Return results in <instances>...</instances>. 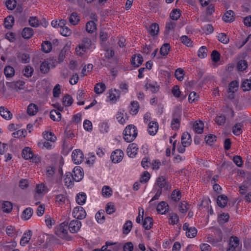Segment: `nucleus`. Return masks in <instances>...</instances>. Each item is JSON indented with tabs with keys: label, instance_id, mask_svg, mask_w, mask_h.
Here are the masks:
<instances>
[{
	"label": "nucleus",
	"instance_id": "30",
	"mask_svg": "<svg viewBox=\"0 0 251 251\" xmlns=\"http://www.w3.org/2000/svg\"><path fill=\"white\" fill-rule=\"evenodd\" d=\"M96 25L93 21H90L86 23V30L90 33H92L96 30Z\"/></svg>",
	"mask_w": 251,
	"mask_h": 251
},
{
	"label": "nucleus",
	"instance_id": "5",
	"mask_svg": "<svg viewBox=\"0 0 251 251\" xmlns=\"http://www.w3.org/2000/svg\"><path fill=\"white\" fill-rule=\"evenodd\" d=\"M82 168L80 167H75L74 168L73 171V174H72V176L75 181L79 182L82 179L83 174L82 172Z\"/></svg>",
	"mask_w": 251,
	"mask_h": 251
},
{
	"label": "nucleus",
	"instance_id": "63",
	"mask_svg": "<svg viewBox=\"0 0 251 251\" xmlns=\"http://www.w3.org/2000/svg\"><path fill=\"white\" fill-rule=\"evenodd\" d=\"M181 119H172L171 123V126L173 130H178L180 126Z\"/></svg>",
	"mask_w": 251,
	"mask_h": 251
},
{
	"label": "nucleus",
	"instance_id": "8",
	"mask_svg": "<svg viewBox=\"0 0 251 251\" xmlns=\"http://www.w3.org/2000/svg\"><path fill=\"white\" fill-rule=\"evenodd\" d=\"M67 48L66 47H64L62 50H61L60 51L59 55H58V59L57 60H56V57H52V58L51 59V61H54V62H53L52 63L53 64H55V63H61V62H62L65 57V54H66V52L67 51ZM54 66H55V64L53 65Z\"/></svg>",
	"mask_w": 251,
	"mask_h": 251
},
{
	"label": "nucleus",
	"instance_id": "38",
	"mask_svg": "<svg viewBox=\"0 0 251 251\" xmlns=\"http://www.w3.org/2000/svg\"><path fill=\"white\" fill-rule=\"evenodd\" d=\"M170 46L168 43L164 44L160 48V53L163 56L167 55L170 51Z\"/></svg>",
	"mask_w": 251,
	"mask_h": 251
},
{
	"label": "nucleus",
	"instance_id": "34",
	"mask_svg": "<svg viewBox=\"0 0 251 251\" xmlns=\"http://www.w3.org/2000/svg\"><path fill=\"white\" fill-rule=\"evenodd\" d=\"M86 200V195L84 193H79L76 197V201L79 205L83 204Z\"/></svg>",
	"mask_w": 251,
	"mask_h": 251
},
{
	"label": "nucleus",
	"instance_id": "37",
	"mask_svg": "<svg viewBox=\"0 0 251 251\" xmlns=\"http://www.w3.org/2000/svg\"><path fill=\"white\" fill-rule=\"evenodd\" d=\"M33 71V68L31 66L27 65L25 67L23 73L25 76L30 77L32 76Z\"/></svg>",
	"mask_w": 251,
	"mask_h": 251
},
{
	"label": "nucleus",
	"instance_id": "54",
	"mask_svg": "<svg viewBox=\"0 0 251 251\" xmlns=\"http://www.w3.org/2000/svg\"><path fill=\"white\" fill-rule=\"evenodd\" d=\"M180 40L181 42L187 47L192 46V41L191 39L187 36L183 35L180 37Z\"/></svg>",
	"mask_w": 251,
	"mask_h": 251
},
{
	"label": "nucleus",
	"instance_id": "57",
	"mask_svg": "<svg viewBox=\"0 0 251 251\" xmlns=\"http://www.w3.org/2000/svg\"><path fill=\"white\" fill-rule=\"evenodd\" d=\"M180 10L179 9H174L170 13V17L173 20H177L180 16Z\"/></svg>",
	"mask_w": 251,
	"mask_h": 251
},
{
	"label": "nucleus",
	"instance_id": "23",
	"mask_svg": "<svg viewBox=\"0 0 251 251\" xmlns=\"http://www.w3.org/2000/svg\"><path fill=\"white\" fill-rule=\"evenodd\" d=\"M193 129L198 134L202 133L203 130V123L201 121L199 122H195L193 125Z\"/></svg>",
	"mask_w": 251,
	"mask_h": 251
},
{
	"label": "nucleus",
	"instance_id": "39",
	"mask_svg": "<svg viewBox=\"0 0 251 251\" xmlns=\"http://www.w3.org/2000/svg\"><path fill=\"white\" fill-rule=\"evenodd\" d=\"M132 227V223L131 221H127L124 225L123 232L124 234H127L131 230Z\"/></svg>",
	"mask_w": 251,
	"mask_h": 251
},
{
	"label": "nucleus",
	"instance_id": "2",
	"mask_svg": "<svg viewBox=\"0 0 251 251\" xmlns=\"http://www.w3.org/2000/svg\"><path fill=\"white\" fill-rule=\"evenodd\" d=\"M157 185L160 188L159 189L164 191H170L171 189V185L168 181L163 176L159 177L157 179Z\"/></svg>",
	"mask_w": 251,
	"mask_h": 251
},
{
	"label": "nucleus",
	"instance_id": "12",
	"mask_svg": "<svg viewBox=\"0 0 251 251\" xmlns=\"http://www.w3.org/2000/svg\"><path fill=\"white\" fill-rule=\"evenodd\" d=\"M169 205L167 203L164 201H161L157 206V211L159 213L164 214L168 210Z\"/></svg>",
	"mask_w": 251,
	"mask_h": 251
},
{
	"label": "nucleus",
	"instance_id": "16",
	"mask_svg": "<svg viewBox=\"0 0 251 251\" xmlns=\"http://www.w3.org/2000/svg\"><path fill=\"white\" fill-rule=\"evenodd\" d=\"M159 31V27L158 25L156 23H153L151 24L148 29V32L151 36L157 35Z\"/></svg>",
	"mask_w": 251,
	"mask_h": 251
},
{
	"label": "nucleus",
	"instance_id": "64",
	"mask_svg": "<svg viewBox=\"0 0 251 251\" xmlns=\"http://www.w3.org/2000/svg\"><path fill=\"white\" fill-rule=\"evenodd\" d=\"M172 199L175 201H179L181 198V193L179 191H176V190L172 192L171 195Z\"/></svg>",
	"mask_w": 251,
	"mask_h": 251
},
{
	"label": "nucleus",
	"instance_id": "49",
	"mask_svg": "<svg viewBox=\"0 0 251 251\" xmlns=\"http://www.w3.org/2000/svg\"><path fill=\"white\" fill-rule=\"evenodd\" d=\"M40 69L42 73H47L50 70L49 63L47 61L43 62L40 65Z\"/></svg>",
	"mask_w": 251,
	"mask_h": 251
},
{
	"label": "nucleus",
	"instance_id": "21",
	"mask_svg": "<svg viewBox=\"0 0 251 251\" xmlns=\"http://www.w3.org/2000/svg\"><path fill=\"white\" fill-rule=\"evenodd\" d=\"M74 179L72 178V174L70 172L66 173L64 178L65 185L67 187L73 186L74 185Z\"/></svg>",
	"mask_w": 251,
	"mask_h": 251
},
{
	"label": "nucleus",
	"instance_id": "32",
	"mask_svg": "<svg viewBox=\"0 0 251 251\" xmlns=\"http://www.w3.org/2000/svg\"><path fill=\"white\" fill-rule=\"evenodd\" d=\"M106 87L103 83H98L94 87V92L97 94L102 93L105 90Z\"/></svg>",
	"mask_w": 251,
	"mask_h": 251
},
{
	"label": "nucleus",
	"instance_id": "56",
	"mask_svg": "<svg viewBox=\"0 0 251 251\" xmlns=\"http://www.w3.org/2000/svg\"><path fill=\"white\" fill-rule=\"evenodd\" d=\"M207 50L205 46H202L198 50V55L201 58H204L206 57L207 54Z\"/></svg>",
	"mask_w": 251,
	"mask_h": 251
},
{
	"label": "nucleus",
	"instance_id": "19",
	"mask_svg": "<svg viewBox=\"0 0 251 251\" xmlns=\"http://www.w3.org/2000/svg\"><path fill=\"white\" fill-rule=\"evenodd\" d=\"M34 33L33 29L31 27H25L22 31V37L26 39L30 38Z\"/></svg>",
	"mask_w": 251,
	"mask_h": 251
},
{
	"label": "nucleus",
	"instance_id": "28",
	"mask_svg": "<svg viewBox=\"0 0 251 251\" xmlns=\"http://www.w3.org/2000/svg\"><path fill=\"white\" fill-rule=\"evenodd\" d=\"M79 21V16L77 13L73 12L70 15L69 17V22L72 25H76Z\"/></svg>",
	"mask_w": 251,
	"mask_h": 251
},
{
	"label": "nucleus",
	"instance_id": "27",
	"mask_svg": "<svg viewBox=\"0 0 251 251\" xmlns=\"http://www.w3.org/2000/svg\"><path fill=\"white\" fill-rule=\"evenodd\" d=\"M129 108L130 113L132 115H136L138 113V109L139 108V105L138 102L135 101L131 102L129 106Z\"/></svg>",
	"mask_w": 251,
	"mask_h": 251
},
{
	"label": "nucleus",
	"instance_id": "31",
	"mask_svg": "<svg viewBox=\"0 0 251 251\" xmlns=\"http://www.w3.org/2000/svg\"><path fill=\"white\" fill-rule=\"evenodd\" d=\"M14 23V18L12 16L7 17L4 21V26L7 29H10Z\"/></svg>",
	"mask_w": 251,
	"mask_h": 251
},
{
	"label": "nucleus",
	"instance_id": "60",
	"mask_svg": "<svg viewBox=\"0 0 251 251\" xmlns=\"http://www.w3.org/2000/svg\"><path fill=\"white\" fill-rule=\"evenodd\" d=\"M169 223L175 225L177 223L179 219L177 215L175 213H172L169 215Z\"/></svg>",
	"mask_w": 251,
	"mask_h": 251
},
{
	"label": "nucleus",
	"instance_id": "50",
	"mask_svg": "<svg viewBox=\"0 0 251 251\" xmlns=\"http://www.w3.org/2000/svg\"><path fill=\"white\" fill-rule=\"evenodd\" d=\"M197 234V229L195 227H190V229L186 232V235L188 238H194Z\"/></svg>",
	"mask_w": 251,
	"mask_h": 251
},
{
	"label": "nucleus",
	"instance_id": "48",
	"mask_svg": "<svg viewBox=\"0 0 251 251\" xmlns=\"http://www.w3.org/2000/svg\"><path fill=\"white\" fill-rule=\"evenodd\" d=\"M112 190L108 186H104L102 189V194L105 197H109L112 195Z\"/></svg>",
	"mask_w": 251,
	"mask_h": 251
},
{
	"label": "nucleus",
	"instance_id": "36",
	"mask_svg": "<svg viewBox=\"0 0 251 251\" xmlns=\"http://www.w3.org/2000/svg\"><path fill=\"white\" fill-rule=\"evenodd\" d=\"M242 123H238L234 125L232 128V132L235 135H239L242 133Z\"/></svg>",
	"mask_w": 251,
	"mask_h": 251
},
{
	"label": "nucleus",
	"instance_id": "41",
	"mask_svg": "<svg viewBox=\"0 0 251 251\" xmlns=\"http://www.w3.org/2000/svg\"><path fill=\"white\" fill-rule=\"evenodd\" d=\"M239 244V240L237 237H231L229 243V247L236 249Z\"/></svg>",
	"mask_w": 251,
	"mask_h": 251
},
{
	"label": "nucleus",
	"instance_id": "40",
	"mask_svg": "<svg viewBox=\"0 0 251 251\" xmlns=\"http://www.w3.org/2000/svg\"><path fill=\"white\" fill-rule=\"evenodd\" d=\"M238 86L239 84L237 81H231L229 84L228 92L232 93H235L238 90Z\"/></svg>",
	"mask_w": 251,
	"mask_h": 251
},
{
	"label": "nucleus",
	"instance_id": "58",
	"mask_svg": "<svg viewBox=\"0 0 251 251\" xmlns=\"http://www.w3.org/2000/svg\"><path fill=\"white\" fill-rule=\"evenodd\" d=\"M218 38L219 41L223 44H227L229 41V38L224 33L219 34Z\"/></svg>",
	"mask_w": 251,
	"mask_h": 251
},
{
	"label": "nucleus",
	"instance_id": "42",
	"mask_svg": "<svg viewBox=\"0 0 251 251\" xmlns=\"http://www.w3.org/2000/svg\"><path fill=\"white\" fill-rule=\"evenodd\" d=\"M33 214V210L31 208H26L23 213V217L27 220L30 218Z\"/></svg>",
	"mask_w": 251,
	"mask_h": 251
},
{
	"label": "nucleus",
	"instance_id": "46",
	"mask_svg": "<svg viewBox=\"0 0 251 251\" xmlns=\"http://www.w3.org/2000/svg\"><path fill=\"white\" fill-rule=\"evenodd\" d=\"M248 67L247 62L245 60H241L237 63V68L239 71H243Z\"/></svg>",
	"mask_w": 251,
	"mask_h": 251
},
{
	"label": "nucleus",
	"instance_id": "51",
	"mask_svg": "<svg viewBox=\"0 0 251 251\" xmlns=\"http://www.w3.org/2000/svg\"><path fill=\"white\" fill-rule=\"evenodd\" d=\"M184 70L181 68H178L176 70L175 75L178 80L182 81L183 80L184 75Z\"/></svg>",
	"mask_w": 251,
	"mask_h": 251
},
{
	"label": "nucleus",
	"instance_id": "25",
	"mask_svg": "<svg viewBox=\"0 0 251 251\" xmlns=\"http://www.w3.org/2000/svg\"><path fill=\"white\" fill-rule=\"evenodd\" d=\"M34 156L31 149L29 147L25 148L22 151V156L25 159H29Z\"/></svg>",
	"mask_w": 251,
	"mask_h": 251
},
{
	"label": "nucleus",
	"instance_id": "4",
	"mask_svg": "<svg viewBox=\"0 0 251 251\" xmlns=\"http://www.w3.org/2000/svg\"><path fill=\"white\" fill-rule=\"evenodd\" d=\"M72 159L75 164H80L83 160V154L79 150H75L72 153Z\"/></svg>",
	"mask_w": 251,
	"mask_h": 251
},
{
	"label": "nucleus",
	"instance_id": "52",
	"mask_svg": "<svg viewBox=\"0 0 251 251\" xmlns=\"http://www.w3.org/2000/svg\"><path fill=\"white\" fill-rule=\"evenodd\" d=\"M214 237L216 238V242H220L222 240L223 235L221 229L218 228H215Z\"/></svg>",
	"mask_w": 251,
	"mask_h": 251
},
{
	"label": "nucleus",
	"instance_id": "33",
	"mask_svg": "<svg viewBox=\"0 0 251 251\" xmlns=\"http://www.w3.org/2000/svg\"><path fill=\"white\" fill-rule=\"evenodd\" d=\"M50 118L54 121H59L61 119V114L56 110H52L50 112Z\"/></svg>",
	"mask_w": 251,
	"mask_h": 251
},
{
	"label": "nucleus",
	"instance_id": "53",
	"mask_svg": "<svg viewBox=\"0 0 251 251\" xmlns=\"http://www.w3.org/2000/svg\"><path fill=\"white\" fill-rule=\"evenodd\" d=\"M104 211L103 210H100L97 212L95 215V218L98 223H102L105 219Z\"/></svg>",
	"mask_w": 251,
	"mask_h": 251
},
{
	"label": "nucleus",
	"instance_id": "1",
	"mask_svg": "<svg viewBox=\"0 0 251 251\" xmlns=\"http://www.w3.org/2000/svg\"><path fill=\"white\" fill-rule=\"evenodd\" d=\"M124 139L127 142L133 141L137 136V129L133 125L127 126L125 129L123 133Z\"/></svg>",
	"mask_w": 251,
	"mask_h": 251
},
{
	"label": "nucleus",
	"instance_id": "26",
	"mask_svg": "<svg viewBox=\"0 0 251 251\" xmlns=\"http://www.w3.org/2000/svg\"><path fill=\"white\" fill-rule=\"evenodd\" d=\"M4 74L7 78L13 77L15 74V70L10 66H5L4 69Z\"/></svg>",
	"mask_w": 251,
	"mask_h": 251
},
{
	"label": "nucleus",
	"instance_id": "35",
	"mask_svg": "<svg viewBox=\"0 0 251 251\" xmlns=\"http://www.w3.org/2000/svg\"><path fill=\"white\" fill-rule=\"evenodd\" d=\"M43 51L45 53L50 52L52 49V45L50 42L46 41L43 42L42 44Z\"/></svg>",
	"mask_w": 251,
	"mask_h": 251
},
{
	"label": "nucleus",
	"instance_id": "11",
	"mask_svg": "<svg viewBox=\"0 0 251 251\" xmlns=\"http://www.w3.org/2000/svg\"><path fill=\"white\" fill-rule=\"evenodd\" d=\"M188 137L187 134H184V135L181 136V144L182 146H179L177 148V151L179 153H183L185 151V147L189 146L190 141L187 140V141H184V139Z\"/></svg>",
	"mask_w": 251,
	"mask_h": 251
},
{
	"label": "nucleus",
	"instance_id": "14",
	"mask_svg": "<svg viewBox=\"0 0 251 251\" xmlns=\"http://www.w3.org/2000/svg\"><path fill=\"white\" fill-rule=\"evenodd\" d=\"M234 13L232 10L227 11L223 17V20L226 23H231L234 20Z\"/></svg>",
	"mask_w": 251,
	"mask_h": 251
},
{
	"label": "nucleus",
	"instance_id": "44",
	"mask_svg": "<svg viewBox=\"0 0 251 251\" xmlns=\"http://www.w3.org/2000/svg\"><path fill=\"white\" fill-rule=\"evenodd\" d=\"M2 208L3 212L9 213L12 209V203L8 201H4L3 203Z\"/></svg>",
	"mask_w": 251,
	"mask_h": 251
},
{
	"label": "nucleus",
	"instance_id": "62",
	"mask_svg": "<svg viewBox=\"0 0 251 251\" xmlns=\"http://www.w3.org/2000/svg\"><path fill=\"white\" fill-rule=\"evenodd\" d=\"M181 110L178 107H176L173 113V119H181Z\"/></svg>",
	"mask_w": 251,
	"mask_h": 251
},
{
	"label": "nucleus",
	"instance_id": "15",
	"mask_svg": "<svg viewBox=\"0 0 251 251\" xmlns=\"http://www.w3.org/2000/svg\"><path fill=\"white\" fill-rule=\"evenodd\" d=\"M31 236L32 231L30 230H28L24 234L23 237L21 239V245L25 246V244H27L30 240Z\"/></svg>",
	"mask_w": 251,
	"mask_h": 251
},
{
	"label": "nucleus",
	"instance_id": "7",
	"mask_svg": "<svg viewBox=\"0 0 251 251\" xmlns=\"http://www.w3.org/2000/svg\"><path fill=\"white\" fill-rule=\"evenodd\" d=\"M124 153L121 150H116L112 152L111 155V159L113 163H118L121 161Z\"/></svg>",
	"mask_w": 251,
	"mask_h": 251
},
{
	"label": "nucleus",
	"instance_id": "6",
	"mask_svg": "<svg viewBox=\"0 0 251 251\" xmlns=\"http://www.w3.org/2000/svg\"><path fill=\"white\" fill-rule=\"evenodd\" d=\"M81 224L78 220H72L69 224L68 228L72 233H76L81 227Z\"/></svg>",
	"mask_w": 251,
	"mask_h": 251
},
{
	"label": "nucleus",
	"instance_id": "61",
	"mask_svg": "<svg viewBox=\"0 0 251 251\" xmlns=\"http://www.w3.org/2000/svg\"><path fill=\"white\" fill-rule=\"evenodd\" d=\"M205 141L207 144L211 145L213 143L216 141V136L213 134H208L205 136Z\"/></svg>",
	"mask_w": 251,
	"mask_h": 251
},
{
	"label": "nucleus",
	"instance_id": "22",
	"mask_svg": "<svg viewBox=\"0 0 251 251\" xmlns=\"http://www.w3.org/2000/svg\"><path fill=\"white\" fill-rule=\"evenodd\" d=\"M227 197L224 195H221L218 197L217 203L219 206L224 207L227 202Z\"/></svg>",
	"mask_w": 251,
	"mask_h": 251
},
{
	"label": "nucleus",
	"instance_id": "59",
	"mask_svg": "<svg viewBox=\"0 0 251 251\" xmlns=\"http://www.w3.org/2000/svg\"><path fill=\"white\" fill-rule=\"evenodd\" d=\"M221 55L220 53L216 50H214L212 51L211 57L212 60L215 62L217 63L220 60Z\"/></svg>",
	"mask_w": 251,
	"mask_h": 251
},
{
	"label": "nucleus",
	"instance_id": "55",
	"mask_svg": "<svg viewBox=\"0 0 251 251\" xmlns=\"http://www.w3.org/2000/svg\"><path fill=\"white\" fill-rule=\"evenodd\" d=\"M28 22L32 27H38L40 25L39 21L36 17H30Z\"/></svg>",
	"mask_w": 251,
	"mask_h": 251
},
{
	"label": "nucleus",
	"instance_id": "29",
	"mask_svg": "<svg viewBox=\"0 0 251 251\" xmlns=\"http://www.w3.org/2000/svg\"><path fill=\"white\" fill-rule=\"evenodd\" d=\"M38 111V107L34 103L30 104L27 109V112L30 116L35 115Z\"/></svg>",
	"mask_w": 251,
	"mask_h": 251
},
{
	"label": "nucleus",
	"instance_id": "20",
	"mask_svg": "<svg viewBox=\"0 0 251 251\" xmlns=\"http://www.w3.org/2000/svg\"><path fill=\"white\" fill-rule=\"evenodd\" d=\"M109 98L111 101L115 102L120 98V91L118 90L114 89V90H110L109 92Z\"/></svg>",
	"mask_w": 251,
	"mask_h": 251
},
{
	"label": "nucleus",
	"instance_id": "24",
	"mask_svg": "<svg viewBox=\"0 0 251 251\" xmlns=\"http://www.w3.org/2000/svg\"><path fill=\"white\" fill-rule=\"evenodd\" d=\"M153 225V219L150 217H147L143 222V226L147 230L150 229Z\"/></svg>",
	"mask_w": 251,
	"mask_h": 251
},
{
	"label": "nucleus",
	"instance_id": "18",
	"mask_svg": "<svg viewBox=\"0 0 251 251\" xmlns=\"http://www.w3.org/2000/svg\"><path fill=\"white\" fill-rule=\"evenodd\" d=\"M7 84L9 85L10 87L15 89L16 91H18L19 90L23 89L25 83L23 81L19 80L17 81H13L11 83H8Z\"/></svg>",
	"mask_w": 251,
	"mask_h": 251
},
{
	"label": "nucleus",
	"instance_id": "9",
	"mask_svg": "<svg viewBox=\"0 0 251 251\" xmlns=\"http://www.w3.org/2000/svg\"><path fill=\"white\" fill-rule=\"evenodd\" d=\"M143 62V58L142 55L140 54H138L137 57L135 55H134L131 60V64L134 67H138L141 65Z\"/></svg>",
	"mask_w": 251,
	"mask_h": 251
},
{
	"label": "nucleus",
	"instance_id": "10",
	"mask_svg": "<svg viewBox=\"0 0 251 251\" xmlns=\"http://www.w3.org/2000/svg\"><path fill=\"white\" fill-rule=\"evenodd\" d=\"M136 144L132 143L130 144L127 149V153L130 157H134L137 153L138 150Z\"/></svg>",
	"mask_w": 251,
	"mask_h": 251
},
{
	"label": "nucleus",
	"instance_id": "47",
	"mask_svg": "<svg viewBox=\"0 0 251 251\" xmlns=\"http://www.w3.org/2000/svg\"><path fill=\"white\" fill-rule=\"evenodd\" d=\"M43 136L44 138L47 141H50L51 142H54L56 140V137L54 136V134L52 132H45L43 133Z\"/></svg>",
	"mask_w": 251,
	"mask_h": 251
},
{
	"label": "nucleus",
	"instance_id": "17",
	"mask_svg": "<svg viewBox=\"0 0 251 251\" xmlns=\"http://www.w3.org/2000/svg\"><path fill=\"white\" fill-rule=\"evenodd\" d=\"M0 114L3 118L7 120L11 119L12 116L11 112L2 106L0 107Z\"/></svg>",
	"mask_w": 251,
	"mask_h": 251
},
{
	"label": "nucleus",
	"instance_id": "13",
	"mask_svg": "<svg viewBox=\"0 0 251 251\" xmlns=\"http://www.w3.org/2000/svg\"><path fill=\"white\" fill-rule=\"evenodd\" d=\"M148 132L151 135L156 134L158 129V125L156 122H151L149 124Z\"/></svg>",
	"mask_w": 251,
	"mask_h": 251
},
{
	"label": "nucleus",
	"instance_id": "45",
	"mask_svg": "<svg viewBox=\"0 0 251 251\" xmlns=\"http://www.w3.org/2000/svg\"><path fill=\"white\" fill-rule=\"evenodd\" d=\"M62 101L64 105L69 106L73 103V99L70 95H66L63 97Z\"/></svg>",
	"mask_w": 251,
	"mask_h": 251
},
{
	"label": "nucleus",
	"instance_id": "43",
	"mask_svg": "<svg viewBox=\"0 0 251 251\" xmlns=\"http://www.w3.org/2000/svg\"><path fill=\"white\" fill-rule=\"evenodd\" d=\"M241 88L244 91H249L251 89V79H247L242 83Z\"/></svg>",
	"mask_w": 251,
	"mask_h": 251
},
{
	"label": "nucleus",
	"instance_id": "3",
	"mask_svg": "<svg viewBox=\"0 0 251 251\" xmlns=\"http://www.w3.org/2000/svg\"><path fill=\"white\" fill-rule=\"evenodd\" d=\"M73 215L77 219H83L86 217V213L82 207L77 206L74 209Z\"/></svg>",
	"mask_w": 251,
	"mask_h": 251
}]
</instances>
